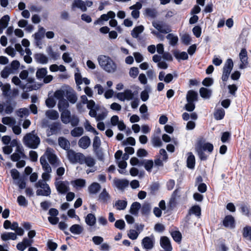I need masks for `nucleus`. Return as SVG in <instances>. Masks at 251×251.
<instances>
[{
	"label": "nucleus",
	"instance_id": "obj_1",
	"mask_svg": "<svg viewBox=\"0 0 251 251\" xmlns=\"http://www.w3.org/2000/svg\"><path fill=\"white\" fill-rule=\"evenodd\" d=\"M97 60L100 66L108 73H113L117 70V64L113 59L108 56L100 55L98 56Z\"/></svg>",
	"mask_w": 251,
	"mask_h": 251
},
{
	"label": "nucleus",
	"instance_id": "obj_2",
	"mask_svg": "<svg viewBox=\"0 0 251 251\" xmlns=\"http://www.w3.org/2000/svg\"><path fill=\"white\" fill-rule=\"evenodd\" d=\"M40 142V139L35 133V130L26 133L23 139V142L25 146L32 149H37L39 147Z\"/></svg>",
	"mask_w": 251,
	"mask_h": 251
},
{
	"label": "nucleus",
	"instance_id": "obj_3",
	"mask_svg": "<svg viewBox=\"0 0 251 251\" xmlns=\"http://www.w3.org/2000/svg\"><path fill=\"white\" fill-rule=\"evenodd\" d=\"M35 187L38 188L36 191L37 195L48 196L51 193V190L49 185L44 180H39L36 183Z\"/></svg>",
	"mask_w": 251,
	"mask_h": 251
},
{
	"label": "nucleus",
	"instance_id": "obj_4",
	"mask_svg": "<svg viewBox=\"0 0 251 251\" xmlns=\"http://www.w3.org/2000/svg\"><path fill=\"white\" fill-rule=\"evenodd\" d=\"M42 156H45V160L48 158L49 162L54 167H57L60 165V160L55 154L54 151L50 148L47 149L44 154Z\"/></svg>",
	"mask_w": 251,
	"mask_h": 251
},
{
	"label": "nucleus",
	"instance_id": "obj_5",
	"mask_svg": "<svg viewBox=\"0 0 251 251\" xmlns=\"http://www.w3.org/2000/svg\"><path fill=\"white\" fill-rule=\"evenodd\" d=\"M40 162L44 171L42 175L43 180L48 181L50 178V174L52 172L51 168L47 160H45V156H41L40 157Z\"/></svg>",
	"mask_w": 251,
	"mask_h": 251
},
{
	"label": "nucleus",
	"instance_id": "obj_6",
	"mask_svg": "<svg viewBox=\"0 0 251 251\" xmlns=\"http://www.w3.org/2000/svg\"><path fill=\"white\" fill-rule=\"evenodd\" d=\"M67 157L70 162L73 164L79 163L82 164L84 155L80 152H76L72 150H70L67 151Z\"/></svg>",
	"mask_w": 251,
	"mask_h": 251
},
{
	"label": "nucleus",
	"instance_id": "obj_7",
	"mask_svg": "<svg viewBox=\"0 0 251 251\" xmlns=\"http://www.w3.org/2000/svg\"><path fill=\"white\" fill-rule=\"evenodd\" d=\"M92 4L93 2L92 1H84L82 0H75L72 2L71 8L73 10H75L76 8H78L84 12L87 10V6L91 7Z\"/></svg>",
	"mask_w": 251,
	"mask_h": 251
},
{
	"label": "nucleus",
	"instance_id": "obj_8",
	"mask_svg": "<svg viewBox=\"0 0 251 251\" xmlns=\"http://www.w3.org/2000/svg\"><path fill=\"white\" fill-rule=\"evenodd\" d=\"M54 184L56 189L59 194H66L70 190V184L68 181L59 180L56 178Z\"/></svg>",
	"mask_w": 251,
	"mask_h": 251
},
{
	"label": "nucleus",
	"instance_id": "obj_9",
	"mask_svg": "<svg viewBox=\"0 0 251 251\" xmlns=\"http://www.w3.org/2000/svg\"><path fill=\"white\" fill-rule=\"evenodd\" d=\"M233 67V62L231 59H228L224 66L223 75L222 79L223 81H226L229 77V75L232 70Z\"/></svg>",
	"mask_w": 251,
	"mask_h": 251
},
{
	"label": "nucleus",
	"instance_id": "obj_10",
	"mask_svg": "<svg viewBox=\"0 0 251 251\" xmlns=\"http://www.w3.org/2000/svg\"><path fill=\"white\" fill-rule=\"evenodd\" d=\"M85 164L88 167L91 168L90 169L87 170V174L90 173L94 172L96 170V167H95L96 164V161L95 159L90 156H85L84 155V158H83L82 164Z\"/></svg>",
	"mask_w": 251,
	"mask_h": 251
},
{
	"label": "nucleus",
	"instance_id": "obj_11",
	"mask_svg": "<svg viewBox=\"0 0 251 251\" xmlns=\"http://www.w3.org/2000/svg\"><path fill=\"white\" fill-rule=\"evenodd\" d=\"M239 56L240 61L239 68L240 69L246 68L249 64L248 54L246 50L242 49L239 53Z\"/></svg>",
	"mask_w": 251,
	"mask_h": 251
},
{
	"label": "nucleus",
	"instance_id": "obj_12",
	"mask_svg": "<svg viewBox=\"0 0 251 251\" xmlns=\"http://www.w3.org/2000/svg\"><path fill=\"white\" fill-rule=\"evenodd\" d=\"M134 96L133 93L130 90H126L123 92L118 93L116 94L117 98L121 101L130 100Z\"/></svg>",
	"mask_w": 251,
	"mask_h": 251
},
{
	"label": "nucleus",
	"instance_id": "obj_13",
	"mask_svg": "<svg viewBox=\"0 0 251 251\" xmlns=\"http://www.w3.org/2000/svg\"><path fill=\"white\" fill-rule=\"evenodd\" d=\"M196 147H200V149L203 151H207L211 153L213 150V146L212 144L206 142L203 139H201L198 140Z\"/></svg>",
	"mask_w": 251,
	"mask_h": 251
},
{
	"label": "nucleus",
	"instance_id": "obj_14",
	"mask_svg": "<svg viewBox=\"0 0 251 251\" xmlns=\"http://www.w3.org/2000/svg\"><path fill=\"white\" fill-rule=\"evenodd\" d=\"M152 24L153 26L161 33L166 34L170 32L171 30L167 25L162 22L153 21Z\"/></svg>",
	"mask_w": 251,
	"mask_h": 251
},
{
	"label": "nucleus",
	"instance_id": "obj_15",
	"mask_svg": "<svg viewBox=\"0 0 251 251\" xmlns=\"http://www.w3.org/2000/svg\"><path fill=\"white\" fill-rule=\"evenodd\" d=\"M116 15L115 13L112 11H109L107 14H102L101 15L100 18H99L98 20L95 21L94 22V25H100L101 24L102 21H108L110 18L113 19L114 18Z\"/></svg>",
	"mask_w": 251,
	"mask_h": 251
},
{
	"label": "nucleus",
	"instance_id": "obj_16",
	"mask_svg": "<svg viewBox=\"0 0 251 251\" xmlns=\"http://www.w3.org/2000/svg\"><path fill=\"white\" fill-rule=\"evenodd\" d=\"M142 6V4L139 2H137L134 5L129 7V9L132 10L131 15L133 18L137 19L139 17L140 12L139 10L141 9Z\"/></svg>",
	"mask_w": 251,
	"mask_h": 251
},
{
	"label": "nucleus",
	"instance_id": "obj_17",
	"mask_svg": "<svg viewBox=\"0 0 251 251\" xmlns=\"http://www.w3.org/2000/svg\"><path fill=\"white\" fill-rule=\"evenodd\" d=\"M66 98L72 103H75L77 100V97L75 91L72 89L66 90Z\"/></svg>",
	"mask_w": 251,
	"mask_h": 251
},
{
	"label": "nucleus",
	"instance_id": "obj_18",
	"mask_svg": "<svg viewBox=\"0 0 251 251\" xmlns=\"http://www.w3.org/2000/svg\"><path fill=\"white\" fill-rule=\"evenodd\" d=\"M223 224L226 227L233 228L235 226L234 218L231 215H227L224 218Z\"/></svg>",
	"mask_w": 251,
	"mask_h": 251
},
{
	"label": "nucleus",
	"instance_id": "obj_19",
	"mask_svg": "<svg viewBox=\"0 0 251 251\" xmlns=\"http://www.w3.org/2000/svg\"><path fill=\"white\" fill-rule=\"evenodd\" d=\"M154 240L153 238L146 237L143 240L142 244L144 248L146 250H151L154 246Z\"/></svg>",
	"mask_w": 251,
	"mask_h": 251
},
{
	"label": "nucleus",
	"instance_id": "obj_20",
	"mask_svg": "<svg viewBox=\"0 0 251 251\" xmlns=\"http://www.w3.org/2000/svg\"><path fill=\"white\" fill-rule=\"evenodd\" d=\"M160 245L166 251H171L172 248L169 239L166 236L162 237L160 239Z\"/></svg>",
	"mask_w": 251,
	"mask_h": 251
},
{
	"label": "nucleus",
	"instance_id": "obj_21",
	"mask_svg": "<svg viewBox=\"0 0 251 251\" xmlns=\"http://www.w3.org/2000/svg\"><path fill=\"white\" fill-rule=\"evenodd\" d=\"M91 140L90 138L86 136L82 137L78 141L79 146L83 149H87L90 145Z\"/></svg>",
	"mask_w": 251,
	"mask_h": 251
},
{
	"label": "nucleus",
	"instance_id": "obj_22",
	"mask_svg": "<svg viewBox=\"0 0 251 251\" xmlns=\"http://www.w3.org/2000/svg\"><path fill=\"white\" fill-rule=\"evenodd\" d=\"M191 214H193L197 216L198 217H200L201 214V208L198 205H194L191 207V208L189 210V215H188L185 220V222H187V221H189L190 219V215Z\"/></svg>",
	"mask_w": 251,
	"mask_h": 251
},
{
	"label": "nucleus",
	"instance_id": "obj_23",
	"mask_svg": "<svg viewBox=\"0 0 251 251\" xmlns=\"http://www.w3.org/2000/svg\"><path fill=\"white\" fill-rule=\"evenodd\" d=\"M46 52L50 58L54 60L58 59L60 56L59 53L53 50L51 46H49L46 49Z\"/></svg>",
	"mask_w": 251,
	"mask_h": 251
},
{
	"label": "nucleus",
	"instance_id": "obj_24",
	"mask_svg": "<svg viewBox=\"0 0 251 251\" xmlns=\"http://www.w3.org/2000/svg\"><path fill=\"white\" fill-rule=\"evenodd\" d=\"M58 142L59 146L61 148L65 150H69V149L70 147V143L66 138L63 137H60L58 139Z\"/></svg>",
	"mask_w": 251,
	"mask_h": 251
},
{
	"label": "nucleus",
	"instance_id": "obj_25",
	"mask_svg": "<svg viewBox=\"0 0 251 251\" xmlns=\"http://www.w3.org/2000/svg\"><path fill=\"white\" fill-rule=\"evenodd\" d=\"M35 60L40 64H46L49 61V58L43 53H39L35 55Z\"/></svg>",
	"mask_w": 251,
	"mask_h": 251
},
{
	"label": "nucleus",
	"instance_id": "obj_26",
	"mask_svg": "<svg viewBox=\"0 0 251 251\" xmlns=\"http://www.w3.org/2000/svg\"><path fill=\"white\" fill-rule=\"evenodd\" d=\"M60 112H61V119L62 122L65 124L69 123L71 118L70 111L68 110H63Z\"/></svg>",
	"mask_w": 251,
	"mask_h": 251
},
{
	"label": "nucleus",
	"instance_id": "obj_27",
	"mask_svg": "<svg viewBox=\"0 0 251 251\" xmlns=\"http://www.w3.org/2000/svg\"><path fill=\"white\" fill-rule=\"evenodd\" d=\"M110 198L109 193L106 191L105 189H104L100 194L99 200L102 202L106 203L110 201Z\"/></svg>",
	"mask_w": 251,
	"mask_h": 251
},
{
	"label": "nucleus",
	"instance_id": "obj_28",
	"mask_svg": "<svg viewBox=\"0 0 251 251\" xmlns=\"http://www.w3.org/2000/svg\"><path fill=\"white\" fill-rule=\"evenodd\" d=\"M45 115L51 120H56L59 118L58 112L54 110H48L45 112Z\"/></svg>",
	"mask_w": 251,
	"mask_h": 251
},
{
	"label": "nucleus",
	"instance_id": "obj_29",
	"mask_svg": "<svg viewBox=\"0 0 251 251\" xmlns=\"http://www.w3.org/2000/svg\"><path fill=\"white\" fill-rule=\"evenodd\" d=\"M17 238L16 234L14 232H6L1 234V239L4 241L8 240H15Z\"/></svg>",
	"mask_w": 251,
	"mask_h": 251
},
{
	"label": "nucleus",
	"instance_id": "obj_30",
	"mask_svg": "<svg viewBox=\"0 0 251 251\" xmlns=\"http://www.w3.org/2000/svg\"><path fill=\"white\" fill-rule=\"evenodd\" d=\"M1 122L3 125L12 127L13 125L16 124V119L11 117H4L1 119Z\"/></svg>",
	"mask_w": 251,
	"mask_h": 251
},
{
	"label": "nucleus",
	"instance_id": "obj_31",
	"mask_svg": "<svg viewBox=\"0 0 251 251\" xmlns=\"http://www.w3.org/2000/svg\"><path fill=\"white\" fill-rule=\"evenodd\" d=\"M187 166L190 169H194L195 165V157L192 152L187 153Z\"/></svg>",
	"mask_w": 251,
	"mask_h": 251
},
{
	"label": "nucleus",
	"instance_id": "obj_32",
	"mask_svg": "<svg viewBox=\"0 0 251 251\" xmlns=\"http://www.w3.org/2000/svg\"><path fill=\"white\" fill-rule=\"evenodd\" d=\"M144 30V27L142 25H140L135 27L131 32L132 37L134 38H137L140 34L142 33Z\"/></svg>",
	"mask_w": 251,
	"mask_h": 251
},
{
	"label": "nucleus",
	"instance_id": "obj_33",
	"mask_svg": "<svg viewBox=\"0 0 251 251\" xmlns=\"http://www.w3.org/2000/svg\"><path fill=\"white\" fill-rule=\"evenodd\" d=\"M128 181L126 179H115L114 184L115 186L119 189H123L128 186Z\"/></svg>",
	"mask_w": 251,
	"mask_h": 251
},
{
	"label": "nucleus",
	"instance_id": "obj_34",
	"mask_svg": "<svg viewBox=\"0 0 251 251\" xmlns=\"http://www.w3.org/2000/svg\"><path fill=\"white\" fill-rule=\"evenodd\" d=\"M71 184L75 188H83L86 185V180L84 179H76L71 182Z\"/></svg>",
	"mask_w": 251,
	"mask_h": 251
},
{
	"label": "nucleus",
	"instance_id": "obj_35",
	"mask_svg": "<svg viewBox=\"0 0 251 251\" xmlns=\"http://www.w3.org/2000/svg\"><path fill=\"white\" fill-rule=\"evenodd\" d=\"M187 101L195 102L198 100V94L193 90H189L186 95Z\"/></svg>",
	"mask_w": 251,
	"mask_h": 251
},
{
	"label": "nucleus",
	"instance_id": "obj_36",
	"mask_svg": "<svg viewBox=\"0 0 251 251\" xmlns=\"http://www.w3.org/2000/svg\"><path fill=\"white\" fill-rule=\"evenodd\" d=\"M127 204V201L126 200L117 201L114 206L118 210H123L126 209Z\"/></svg>",
	"mask_w": 251,
	"mask_h": 251
},
{
	"label": "nucleus",
	"instance_id": "obj_37",
	"mask_svg": "<svg viewBox=\"0 0 251 251\" xmlns=\"http://www.w3.org/2000/svg\"><path fill=\"white\" fill-rule=\"evenodd\" d=\"M70 231L75 234H80L83 231V227L80 225L75 224L70 228Z\"/></svg>",
	"mask_w": 251,
	"mask_h": 251
},
{
	"label": "nucleus",
	"instance_id": "obj_38",
	"mask_svg": "<svg viewBox=\"0 0 251 251\" xmlns=\"http://www.w3.org/2000/svg\"><path fill=\"white\" fill-rule=\"evenodd\" d=\"M140 208V203L138 202H134L131 204L129 212L131 214L137 216Z\"/></svg>",
	"mask_w": 251,
	"mask_h": 251
},
{
	"label": "nucleus",
	"instance_id": "obj_39",
	"mask_svg": "<svg viewBox=\"0 0 251 251\" xmlns=\"http://www.w3.org/2000/svg\"><path fill=\"white\" fill-rule=\"evenodd\" d=\"M85 222L89 226H92L96 224V218L93 214H88L85 218Z\"/></svg>",
	"mask_w": 251,
	"mask_h": 251
},
{
	"label": "nucleus",
	"instance_id": "obj_40",
	"mask_svg": "<svg viewBox=\"0 0 251 251\" xmlns=\"http://www.w3.org/2000/svg\"><path fill=\"white\" fill-rule=\"evenodd\" d=\"M100 185L96 182H94L88 187V191L90 194H95L100 190Z\"/></svg>",
	"mask_w": 251,
	"mask_h": 251
},
{
	"label": "nucleus",
	"instance_id": "obj_41",
	"mask_svg": "<svg viewBox=\"0 0 251 251\" xmlns=\"http://www.w3.org/2000/svg\"><path fill=\"white\" fill-rule=\"evenodd\" d=\"M69 103L66 100L64 99L59 100L58 103V107L60 111L68 110L67 109L69 107Z\"/></svg>",
	"mask_w": 251,
	"mask_h": 251
},
{
	"label": "nucleus",
	"instance_id": "obj_42",
	"mask_svg": "<svg viewBox=\"0 0 251 251\" xmlns=\"http://www.w3.org/2000/svg\"><path fill=\"white\" fill-rule=\"evenodd\" d=\"M212 94V91L204 87H201L200 89V94L204 99H209Z\"/></svg>",
	"mask_w": 251,
	"mask_h": 251
},
{
	"label": "nucleus",
	"instance_id": "obj_43",
	"mask_svg": "<svg viewBox=\"0 0 251 251\" xmlns=\"http://www.w3.org/2000/svg\"><path fill=\"white\" fill-rule=\"evenodd\" d=\"M45 29L44 27L39 26L38 32H36L33 36L34 40H42L45 36Z\"/></svg>",
	"mask_w": 251,
	"mask_h": 251
},
{
	"label": "nucleus",
	"instance_id": "obj_44",
	"mask_svg": "<svg viewBox=\"0 0 251 251\" xmlns=\"http://www.w3.org/2000/svg\"><path fill=\"white\" fill-rule=\"evenodd\" d=\"M12 146L16 147V152L19 153L21 156H24V149L23 147L18 144V141L16 139H13L11 141Z\"/></svg>",
	"mask_w": 251,
	"mask_h": 251
},
{
	"label": "nucleus",
	"instance_id": "obj_45",
	"mask_svg": "<svg viewBox=\"0 0 251 251\" xmlns=\"http://www.w3.org/2000/svg\"><path fill=\"white\" fill-rule=\"evenodd\" d=\"M166 38L169 41L170 44L172 46L176 45L178 40L177 36L172 33L168 34Z\"/></svg>",
	"mask_w": 251,
	"mask_h": 251
},
{
	"label": "nucleus",
	"instance_id": "obj_46",
	"mask_svg": "<svg viewBox=\"0 0 251 251\" xmlns=\"http://www.w3.org/2000/svg\"><path fill=\"white\" fill-rule=\"evenodd\" d=\"M13 72L12 71V69L10 68L9 66H6L4 68V69L1 71L0 75L3 78H6L8 77V76L12 74H13Z\"/></svg>",
	"mask_w": 251,
	"mask_h": 251
},
{
	"label": "nucleus",
	"instance_id": "obj_47",
	"mask_svg": "<svg viewBox=\"0 0 251 251\" xmlns=\"http://www.w3.org/2000/svg\"><path fill=\"white\" fill-rule=\"evenodd\" d=\"M83 133V129L81 127H77L71 131V134L73 137H79Z\"/></svg>",
	"mask_w": 251,
	"mask_h": 251
},
{
	"label": "nucleus",
	"instance_id": "obj_48",
	"mask_svg": "<svg viewBox=\"0 0 251 251\" xmlns=\"http://www.w3.org/2000/svg\"><path fill=\"white\" fill-rule=\"evenodd\" d=\"M175 57L177 59L186 60L188 58L187 53L186 52H179L178 51H175L174 52Z\"/></svg>",
	"mask_w": 251,
	"mask_h": 251
},
{
	"label": "nucleus",
	"instance_id": "obj_49",
	"mask_svg": "<svg viewBox=\"0 0 251 251\" xmlns=\"http://www.w3.org/2000/svg\"><path fill=\"white\" fill-rule=\"evenodd\" d=\"M9 21L10 17L8 15H4L0 19V25L5 28L7 26Z\"/></svg>",
	"mask_w": 251,
	"mask_h": 251
},
{
	"label": "nucleus",
	"instance_id": "obj_50",
	"mask_svg": "<svg viewBox=\"0 0 251 251\" xmlns=\"http://www.w3.org/2000/svg\"><path fill=\"white\" fill-rule=\"evenodd\" d=\"M47 74V69L43 68L37 70L36 75L38 79H42Z\"/></svg>",
	"mask_w": 251,
	"mask_h": 251
},
{
	"label": "nucleus",
	"instance_id": "obj_51",
	"mask_svg": "<svg viewBox=\"0 0 251 251\" xmlns=\"http://www.w3.org/2000/svg\"><path fill=\"white\" fill-rule=\"evenodd\" d=\"M12 82L15 85L19 86L23 90L25 89V85L22 83V81L17 76H14L12 78Z\"/></svg>",
	"mask_w": 251,
	"mask_h": 251
},
{
	"label": "nucleus",
	"instance_id": "obj_52",
	"mask_svg": "<svg viewBox=\"0 0 251 251\" xmlns=\"http://www.w3.org/2000/svg\"><path fill=\"white\" fill-rule=\"evenodd\" d=\"M29 114V111L27 108H20L17 111V115L18 116L23 118L25 116H27Z\"/></svg>",
	"mask_w": 251,
	"mask_h": 251
},
{
	"label": "nucleus",
	"instance_id": "obj_53",
	"mask_svg": "<svg viewBox=\"0 0 251 251\" xmlns=\"http://www.w3.org/2000/svg\"><path fill=\"white\" fill-rule=\"evenodd\" d=\"M225 110L222 108L217 110L214 114L215 119L218 120L222 119L225 116Z\"/></svg>",
	"mask_w": 251,
	"mask_h": 251
},
{
	"label": "nucleus",
	"instance_id": "obj_54",
	"mask_svg": "<svg viewBox=\"0 0 251 251\" xmlns=\"http://www.w3.org/2000/svg\"><path fill=\"white\" fill-rule=\"evenodd\" d=\"M195 149L201 160H205L207 159V155L203 151L200 149V147H195Z\"/></svg>",
	"mask_w": 251,
	"mask_h": 251
},
{
	"label": "nucleus",
	"instance_id": "obj_55",
	"mask_svg": "<svg viewBox=\"0 0 251 251\" xmlns=\"http://www.w3.org/2000/svg\"><path fill=\"white\" fill-rule=\"evenodd\" d=\"M10 90V85L9 84H4L1 88L2 91V95L3 96L6 98L10 97L8 93Z\"/></svg>",
	"mask_w": 251,
	"mask_h": 251
},
{
	"label": "nucleus",
	"instance_id": "obj_56",
	"mask_svg": "<svg viewBox=\"0 0 251 251\" xmlns=\"http://www.w3.org/2000/svg\"><path fill=\"white\" fill-rule=\"evenodd\" d=\"M66 95V91H63L62 90H58L55 92L54 94V97L57 99L59 100L64 99L63 97Z\"/></svg>",
	"mask_w": 251,
	"mask_h": 251
},
{
	"label": "nucleus",
	"instance_id": "obj_57",
	"mask_svg": "<svg viewBox=\"0 0 251 251\" xmlns=\"http://www.w3.org/2000/svg\"><path fill=\"white\" fill-rule=\"evenodd\" d=\"M171 235L174 240L177 242H180L181 240V234L179 231H174L171 233Z\"/></svg>",
	"mask_w": 251,
	"mask_h": 251
},
{
	"label": "nucleus",
	"instance_id": "obj_58",
	"mask_svg": "<svg viewBox=\"0 0 251 251\" xmlns=\"http://www.w3.org/2000/svg\"><path fill=\"white\" fill-rule=\"evenodd\" d=\"M144 165V167L145 169L149 172H151V169L153 166V162L152 160H148L145 161V162L143 163Z\"/></svg>",
	"mask_w": 251,
	"mask_h": 251
},
{
	"label": "nucleus",
	"instance_id": "obj_59",
	"mask_svg": "<svg viewBox=\"0 0 251 251\" xmlns=\"http://www.w3.org/2000/svg\"><path fill=\"white\" fill-rule=\"evenodd\" d=\"M152 144L154 147H159L162 146V143L159 137L154 136L151 140Z\"/></svg>",
	"mask_w": 251,
	"mask_h": 251
},
{
	"label": "nucleus",
	"instance_id": "obj_60",
	"mask_svg": "<svg viewBox=\"0 0 251 251\" xmlns=\"http://www.w3.org/2000/svg\"><path fill=\"white\" fill-rule=\"evenodd\" d=\"M243 235L244 237H248L251 240V227H245L243 228Z\"/></svg>",
	"mask_w": 251,
	"mask_h": 251
},
{
	"label": "nucleus",
	"instance_id": "obj_61",
	"mask_svg": "<svg viewBox=\"0 0 251 251\" xmlns=\"http://www.w3.org/2000/svg\"><path fill=\"white\" fill-rule=\"evenodd\" d=\"M139 74V70L137 67H132L129 71V76L133 78L137 77Z\"/></svg>",
	"mask_w": 251,
	"mask_h": 251
},
{
	"label": "nucleus",
	"instance_id": "obj_62",
	"mask_svg": "<svg viewBox=\"0 0 251 251\" xmlns=\"http://www.w3.org/2000/svg\"><path fill=\"white\" fill-rule=\"evenodd\" d=\"M17 201L20 206L24 207L26 206L28 203L25 197L23 196H20L18 197Z\"/></svg>",
	"mask_w": 251,
	"mask_h": 251
},
{
	"label": "nucleus",
	"instance_id": "obj_63",
	"mask_svg": "<svg viewBox=\"0 0 251 251\" xmlns=\"http://www.w3.org/2000/svg\"><path fill=\"white\" fill-rule=\"evenodd\" d=\"M101 142L100 138L95 136L93 140V147L95 151H97L100 146Z\"/></svg>",
	"mask_w": 251,
	"mask_h": 251
},
{
	"label": "nucleus",
	"instance_id": "obj_64",
	"mask_svg": "<svg viewBox=\"0 0 251 251\" xmlns=\"http://www.w3.org/2000/svg\"><path fill=\"white\" fill-rule=\"evenodd\" d=\"M127 235L130 239L132 240H135L137 238L139 235V233L135 230L130 229Z\"/></svg>",
	"mask_w": 251,
	"mask_h": 251
}]
</instances>
